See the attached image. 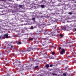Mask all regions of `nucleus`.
Wrapping results in <instances>:
<instances>
[{
	"mask_svg": "<svg viewBox=\"0 0 76 76\" xmlns=\"http://www.w3.org/2000/svg\"><path fill=\"white\" fill-rule=\"evenodd\" d=\"M51 33V32L50 31H45V33H44V34L45 35H50Z\"/></svg>",
	"mask_w": 76,
	"mask_h": 76,
	"instance_id": "obj_2",
	"label": "nucleus"
},
{
	"mask_svg": "<svg viewBox=\"0 0 76 76\" xmlns=\"http://www.w3.org/2000/svg\"><path fill=\"white\" fill-rule=\"evenodd\" d=\"M19 7H20V8H22L23 7V5H19Z\"/></svg>",
	"mask_w": 76,
	"mask_h": 76,
	"instance_id": "obj_8",
	"label": "nucleus"
},
{
	"mask_svg": "<svg viewBox=\"0 0 76 76\" xmlns=\"http://www.w3.org/2000/svg\"><path fill=\"white\" fill-rule=\"evenodd\" d=\"M22 52H23V51H22Z\"/></svg>",
	"mask_w": 76,
	"mask_h": 76,
	"instance_id": "obj_31",
	"label": "nucleus"
},
{
	"mask_svg": "<svg viewBox=\"0 0 76 76\" xmlns=\"http://www.w3.org/2000/svg\"><path fill=\"white\" fill-rule=\"evenodd\" d=\"M48 18L50 20L48 22L50 24H53V23H54V22H57L58 21L57 19L54 18H51L50 17H48Z\"/></svg>",
	"mask_w": 76,
	"mask_h": 76,
	"instance_id": "obj_1",
	"label": "nucleus"
},
{
	"mask_svg": "<svg viewBox=\"0 0 76 76\" xmlns=\"http://www.w3.org/2000/svg\"><path fill=\"white\" fill-rule=\"evenodd\" d=\"M35 18H32V20H33L34 21V20H35Z\"/></svg>",
	"mask_w": 76,
	"mask_h": 76,
	"instance_id": "obj_13",
	"label": "nucleus"
},
{
	"mask_svg": "<svg viewBox=\"0 0 76 76\" xmlns=\"http://www.w3.org/2000/svg\"><path fill=\"white\" fill-rule=\"evenodd\" d=\"M25 39H28V38H25Z\"/></svg>",
	"mask_w": 76,
	"mask_h": 76,
	"instance_id": "obj_30",
	"label": "nucleus"
},
{
	"mask_svg": "<svg viewBox=\"0 0 76 76\" xmlns=\"http://www.w3.org/2000/svg\"><path fill=\"white\" fill-rule=\"evenodd\" d=\"M25 69V68L24 67H20V71H22V70H23Z\"/></svg>",
	"mask_w": 76,
	"mask_h": 76,
	"instance_id": "obj_6",
	"label": "nucleus"
},
{
	"mask_svg": "<svg viewBox=\"0 0 76 76\" xmlns=\"http://www.w3.org/2000/svg\"><path fill=\"white\" fill-rule=\"evenodd\" d=\"M44 40H46V39H47L46 38H44L43 39Z\"/></svg>",
	"mask_w": 76,
	"mask_h": 76,
	"instance_id": "obj_24",
	"label": "nucleus"
},
{
	"mask_svg": "<svg viewBox=\"0 0 76 76\" xmlns=\"http://www.w3.org/2000/svg\"><path fill=\"white\" fill-rule=\"evenodd\" d=\"M25 66H26L25 65H22L21 67H25Z\"/></svg>",
	"mask_w": 76,
	"mask_h": 76,
	"instance_id": "obj_17",
	"label": "nucleus"
},
{
	"mask_svg": "<svg viewBox=\"0 0 76 76\" xmlns=\"http://www.w3.org/2000/svg\"><path fill=\"white\" fill-rule=\"evenodd\" d=\"M14 46H11V48H13V47Z\"/></svg>",
	"mask_w": 76,
	"mask_h": 76,
	"instance_id": "obj_26",
	"label": "nucleus"
},
{
	"mask_svg": "<svg viewBox=\"0 0 76 76\" xmlns=\"http://www.w3.org/2000/svg\"><path fill=\"white\" fill-rule=\"evenodd\" d=\"M53 75H57V74H53Z\"/></svg>",
	"mask_w": 76,
	"mask_h": 76,
	"instance_id": "obj_28",
	"label": "nucleus"
},
{
	"mask_svg": "<svg viewBox=\"0 0 76 76\" xmlns=\"http://www.w3.org/2000/svg\"><path fill=\"white\" fill-rule=\"evenodd\" d=\"M16 63V61H15V62H14V64Z\"/></svg>",
	"mask_w": 76,
	"mask_h": 76,
	"instance_id": "obj_27",
	"label": "nucleus"
},
{
	"mask_svg": "<svg viewBox=\"0 0 76 76\" xmlns=\"http://www.w3.org/2000/svg\"><path fill=\"white\" fill-rule=\"evenodd\" d=\"M50 67H53V65L51 64L50 65Z\"/></svg>",
	"mask_w": 76,
	"mask_h": 76,
	"instance_id": "obj_23",
	"label": "nucleus"
},
{
	"mask_svg": "<svg viewBox=\"0 0 76 76\" xmlns=\"http://www.w3.org/2000/svg\"><path fill=\"white\" fill-rule=\"evenodd\" d=\"M75 31H76V28L75 29Z\"/></svg>",
	"mask_w": 76,
	"mask_h": 76,
	"instance_id": "obj_29",
	"label": "nucleus"
},
{
	"mask_svg": "<svg viewBox=\"0 0 76 76\" xmlns=\"http://www.w3.org/2000/svg\"><path fill=\"white\" fill-rule=\"evenodd\" d=\"M18 44H21V42H17Z\"/></svg>",
	"mask_w": 76,
	"mask_h": 76,
	"instance_id": "obj_11",
	"label": "nucleus"
},
{
	"mask_svg": "<svg viewBox=\"0 0 76 76\" xmlns=\"http://www.w3.org/2000/svg\"><path fill=\"white\" fill-rule=\"evenodd\" d=\"M44 53L43 51H42V52H41V53L42 54H46L45 53Z\"/></svg>",
	"mask_w": 76,
	"mask_h": 76,
	"instance_id": "obj_14",
	"label": "nucleus"
},
{
	"mask_svg": "<svg viewBox=\"0 0 76 76\" xmlns=\"http://www.w3.org/2000/svg\"><path fill=\"white\" fill-rule=\"evenodd\" d=\"M56 26H53L52 28L53 29H56Z\"/></svg>",
	"mask_w": 76,
	"mask_h": 76,
	"instance_id": "obj_9",
	"label": "nucleus"
},
{
	"mask_svg": "<svg viewBox=\"0 0 76 76\" xmlns=\"http://www.w3.org/2000/svg\"><path fill=\"white\" fill-rule=\"evenodd\" d=\"M39 67L38 66H37L35 67V69H38V68Z\"/></svg>",
	"mask_w": 76,
	"mask_h": 76,
	"instance_id": "obj_12",
	"label": "nucleus"
},
{
	"mask_svg": "<svg viewBox=\"0 0 76 76\" xmlns=\"http://www.w3.org/2000/svg\"><path fill=\"white\" fill-rule=\"evenodd\" d=\"M34 39L33 38H31V39H29L30 40H32Z\"/></svg>",
	"mask_w": 76,
	"mask_h": 76,
	"instance_id": "obj_21",
	"label": "nucleus"
},
{
	"mask_svg": "<svg viewBox=\"0 0 76 76\" xmlns=\"http://www.w3.org/2000/svg\"><path fill=\"white\" fill-rule=\"evenodd\" d=\"M64 53H65V50H64V49H61V50L60 52L61 54L63 55Z\"/></svg>",
	"mask_w": 76,
	"mask_h": 76,
	"instance_id": "obj_4",
	"label": "nucleus"
},
{
	"mask_svg": "<svg viewBox=\"0 0 76 76\" xmlns=\"http://www.w3.org/2000/svg\"><path fill=\"white\" fill-rule=\"evenodd\" d=\"M61 47H60L59 48V50H61Z\"/></svg>",
	"mask_w": 76,
	"mask_h": 76,
	"instance_id": "obj_22",
	"label": "nucleus"
},
{
	"mask_svg": "<svg viewBox=\"0 0 76 76\" xmlns=\"http://www.w3.org/2000/svg\"><path fill=\"white\" fill-rule=\"evenodd\" d=\"M69 15H72V12H69Z\"/></svg>",
	"mask_w": 76,
	"mask_h": 76,
	"instance_id": "obj_19",
	"label": "nucleus"
},
{
	"mask_svg": "<svg viewBox=\"0 0 76 76\" xmlns=\"http://www.w3.org/2000/svg\"><path fill=\"white\" fill-rule=\"evenodd\" d=\"M7 53H10V50H8L7 52Z\"/></svg>",
	"mask_w": 76,
	"mask_h": 76,
	"instance_id": "obj_25",
	"label": "nucleus"
},
{
	"mask_svg": "<svg viewBox=\"0 0 76 76\" xmlns=\"http://www.w3.org/2000/svg\"><path fill=\"white\" fill-rule=\"evenodd\" d=\"M40 6L42 8H44L45 7V6L44 5H41Z\"/></svg>",
	"mask_w": 76,
	"mask_h": 76,
	"instance_id": "obj_7",
	"label": "nucleus"
},
{
	"mask_svg": "<svg viewBox=\"0 0 76 76\" xmlns=\"http://www.w3.org/2000/svg\"><path fill=\"white\" fill-rule=\"evenodd\" d=\"M4 37L5 38H8V34H6L4 35Z\"/></svg>",
	"mask_w": 76,
	"mask_h": 76,
	"instance_id": "obj_5",
	"label": "nucleus"
},
{
	"mask_svg": "<svg viewBox=\"0 0 76 76\" xmlns=\"http://www.w3.org/2000/svg\"><path fill=\"white\" fill-rule=\"evenodd\" d=\"M41 12L40 13V14H41Z\"/></svg>",
	"mask_w": 76,
	"mask_h": 76,
	"instance_id": "obj_32",
	"label": "nucleus"
},
{
	"mask_svg": "<svg viewBox=\"0 0 76 76\" xmlns=\"http://www.w3.org/2000/svg\"><path fill=\"white\" fill-rule=\"evenodd\" d=\"M60 36L61 38H62V37H63V36L61 34H60Z\"/></svg>",
	"mask_w": 76,
	"mask_h": 76,
	"instance_id": "obj_15",
	"label": "nucleus"
},
{
	"mask_svg": "<svg viewBox=\"0 0 76 76\" xmlns=\"http://www.w3.org/2000/svg\"><path fill=\"white\" fill-rule=\"evenodd\" d=\"M63 76H66V74L65 73H64L63 74Z\"/></svg>",
	"mask_w": 76,
	"mask_h": 76,
	"instance_id": "obj_16",
	"label": "nucleus"
},
{
	"mask_svg": "<svg viewBox=\"0 0 76 76\" xmlns=\"http://www.w3.org/2000/svg\"><path fill=\"white\" fill-rule=\"evenodd\" d=\"M42 55H44V54H42Z\"/></svg>",
	"mask_w": 76,
	"mask_h": 76,
	"instance_id": "obj_33",
	"label": "nucleus"
},
{
	"mask_svg": "<svg viewBox=\"0 0 76 76\" xmlns=\"http://www.w3.org/2000/svg\"><path fill=\"white\" fill-rule=\"evenodd\" d=\"M55 54V53L54 52H52V55H54Z\"/></svg>",
	"mask_w": 76,
	"mask_h": 76,
	"instance_id": "obj_18",
	"label": "nucleus"
},
{
	"mask_svg": "<svg viewBox=\"0 0 76 76\" xmlns=\"http://www.w3.org/2000/svg\"><path fill=\"white\" fill-rule=\"evenodd\" d=\"M31 29H34V27H31Z\"/></svg>",
	"mask_w": 76,
	"mask_h": 76,
	"instance_id": "obj_20",
	"label": "nucleus"
},
{
	"mask_svg": "<svg viewBox=\"0 0 76 76\" xmlns=\"http://www.w3.org/2000/svg\"><path fill=\"white\" fill-rule=\"evenodd\" d=\"M46 67H47V68H48V67H49V65L48 64H47L45 66Z\"/></svg>",
	"mask_w": 76,
	"mask_h": 76,
	"instance_id": "obj_10",
	"label": "nucleus"
},
{
	"mask_svg": "<svg viewBox=\"0 0 76 76\" xmlns=\"http://www.w3.org/2000/svg\"><path fill=\"white\" fill-rule=\"evenodd\" d=\"M32 50V48H27L26 50H24V52H26V51H31V50Z\"/></svg>",
	"mask_w": 76,
	"mask_h": 76,
	"instance_id": "obj_3",
	"label": "nucleus"
}]
</instances>
